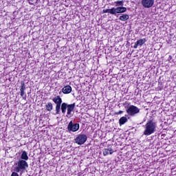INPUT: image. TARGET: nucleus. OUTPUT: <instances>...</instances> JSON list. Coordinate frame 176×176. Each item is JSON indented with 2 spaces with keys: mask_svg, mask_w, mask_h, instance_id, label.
Returning <instances> with one entry per match:
<instances>
[{
  "mask_svg": "<svg viewBox=\"0 0 176 176\" xmlns=\"http://www.w3.org/2000/svg\"><path fill=\"white\" fill-rule=\"evenodd\" d=\"M52 101L56 104V115H60L61 111L63 115L66 114V118L70 119L74 116V109H75V103L68 104V103L63 102V99L60 96H57L52 99Z\"/></svg>",
  "mask_w": 176,
  "mask_h": 176,
  "instance_id": "nucleus-1",
  "label": "nucleus"
},
{
  "mask_svg": "<svg viewBox=\"0 0 176 176\" xmlns=\"http://www.w3.org/2000/svg\"><path fill=\"white\" fill-rule=\"evenodd\" d=\"M157 124L156 122L151 120L146 122L144 125V131L143 132L144 135H151L156 131Z\"/></svg>",
  "mask_w": 176,
  "mask_h": 176,
  "instance_id": "nucleus-2",
  "label": "nucleus"
},
{
  "mask_svg": "<svg viewBox=\"0 0 176 176\" xmlns=\"http://www.w3.org/2000/svg\"><path fill=\"white\" fill-rule=\"evenodd\" d=\"M126 12H127V8L125 7L111 8V9L102 10V13H109L110 14H113L114 16H116V14H119L120 13H126Z\"/></svg>",
  "mask_w": 176,
  "mask_h": 176,
  "instance_id": "nucleus-3",
  "label": "nucleus"
},
{
  "mask_svg": "<svg viewBox=\"0 0 176 176\" xmlns=\"http://www.w3.org/2000/svg\"><path fill=\"white\" fill-rule=\"evenodd\" d=\"M26 168H28V163L24 160H19L16 163V166L14 168V171L23 174V171H25Z\"/></svg>",
  "mask_w": 176,
  "mask_h": 176,
  "instance_id": "nucleus-4",
  "label": "nucleus"
},
{
  "mask_svg": "<svg viewBox=\"0 0 176 176\" xmlns=\"http://www.w3.org/2000/svg\"><path fill=\"white\" fill-rule=\"evenodd\" d=\"M140 108L135 105H130L126 107V111L129 116H135L140 112Z\"/></svg>",
  "mask_w": 176,
  "mask_h": 176,
  "instance_id": "nucleus-5",
  "label": "nucleus"
},
{
  "mask_svg": "<svg viewBox=\"0 0 176 176\" xmlns=\"http://www.w3.org/2000/svg\"><path fill=\"white\" fill-rule=\"evenodd\" d=\"M74 141L76 144H78V145H83V144L87 141V135L85 134H79L74 139Z\"/></svg>",
  "mask_w": 176,
  "mask_h": 176,
  "instance_id": "nucleus-6",
  "label": "nucleus"
},
{
  "mask_svg": "<svg viewBox=\"0 0 176 176\" xmlns=\"http://www.w3.org/2000/svg\"><path fill=\"white\" fill-rule=\"evenodd\" d=\"M79 123L74 124V122L72 120L67 125V130L69 131V133H71V131H72V133H75L79 130Z\"/></svg>",
  "mask_w": 176,
  "mask_h": 176,
  "instance_id": "nucleus-7",
  "label": "nucleus"
},
{
  "mask_svg": "<svg viewBox=\"0 0 176 176\" xmlns=\"http://www.w3.org/2000/svg\"><path fill=\"white\" fill-rule=\"evenodd\" d=\"M141 3L143 8L149 9L150 8H152L153 5H155V0H142Z\"/></svg>",
  "mask_w": 176,
  "mask_h": 176,
  "instance_id": "nucleus-8",
  "label": "nucleus"
},
{
  "mask_svg": "<svg viewBox=\"0 0 176 176\" xmlns=\"http://www.w3.org/2000/svg\"><path fill=\"white\" fill-rule=\"evenodd\" d=\"M20 91H21V96L23 97V100H27V96L24 94H25V93L24 91H25V83L24 82V81H21V89H20Z\"/></svg>",
  "mask_w": 176,
  "mask_h": 176,
  "instance_id": "nucleus-9",
  "label": "nucleus"
},
{
  "mask_svg": "<svg viewBox=\"0 0 176 176\" xmlns=\"http://www.w3.org/2000/svg\"><path fill=\"white\" fill-rule=\"evenodd\" d=\"M145 42H146V38H141L138 40L137 42L135 43V45H133V48L137 49L138 46H140V47L142 46V45H144Z\"/></svg>",
  "mask_w": 176,
  "mask_h": 176,
  "instance_id": "nucleus-10",
  "label": "nucleus"
},
{
  "mask_svg": "<svg viewBox=\"0 0 176 176\" xmlns=\"http://www.w3.org/2000/svg\"><path fill=\"white\" fill-rule=\"evenodd\" d=\"M72 91V87L70 85H66L62 89L63 94H69Z\"/></svg>",
  "mask_w": 176,
  "mask_h": 176,
  "instance_id": "nucleus-11",
  "label": "nucleus"
},
{
  "mask_svg": "<svg viewBox=\"0 0 176 176\" xmlns=\"http://www.w3.org/2000/svg\"><path fill=\"white\" fill-rule=\"evenodd\" d=\"M113 152L112 147H108L107 148H104L103 151V155L104 156H107V155H112Z\"/></svg>",
  "mask_w": 176,
  "mask_h": 176,
  "instance_id": "nucleus-12",
  "label": "nucleus"
},
{
  "mask_svg": "<svg viewBox=\"0 0 176 176\" xmlns=\"http://www.w3.org/2000/svg\"><path fill=\"white\" fill-rule=\"evenodd\" d=\"M21 157L22 159V160H25V162L26 160H28V153H27V151H24L22 152V154L21 155Z\"/></svg>",
  "mask_w": 176,
  "mask_h": 176,
  "instance_id": "nucleus-13",
  "label": "nucleus"
},
{
  "mask_svg": "<svg viewBox=\"0 0 176 176\" xmlns=\"http://www.w3.org/2000/svg\"><path fill=\"white\" fill-rule=\"evenodd\" d=\"M45 108L48 112H51V111H53V104L52 102H48L45 105Z\"/></svg>",
  "mask_w": 176,
  "mask_h": 176,
  "instance_id": "nucleus-14",
  "label": "nucleus"
},
{
  "mask_svg": "<svg viewBox=\"0 0 176 176\" xmlns=\"http://www.w3.org/2000/svg\"><path fill=\"white\" fill-rule=\"evenodd\" d=\"M129 18V14H123L119 17V19L121 20V21H126Z\"/></svg>",
  "mask_w": 176,
  "mask_h": 176,
  "instance_id": "nucleus-15",
  "label": "nucleus"
},
{
  "mask_svg": "<svg viewBox=\"0 0 176 176\" xmlns=\"http://www.w3.org/2000/svg\"><path fill=\"white\" fill-rule=\"evenodd\" d=\"M126 122H127V118H126L125 116L122 117L119 120L120 126L124 124V123H126Z\"/></svg>",
  "mask_w": 176,
  "mask_h": 176,
  "instance_id": "nucleus-16",
  "label": "nucleus"
},
{
  "mask_svg": "<svg viewBox=\"0 0 176 176\" xmlns=\"http://www.w3.org/2000/svg\"><path fill=\"white\" fill-rule=\"evenodd\" d=\"M114 3L116 4V6H117V8H120V7H123V4L124 3V1H115Z\"/></svg>",
  "mask_w": 176,
  "mask_h": 176,
  "instance_id": "nucleus-17",
  "label": "nucleus"
},
{
  "mask_svg": "<svg viewBox=\"0 0 176 176\" xmlns=\"http://www.w3.org/2000/svg\"><path fill=\"white\" fill-rule=\"evenodd\" d=\"M30 5H34L38 2V0H28Z\"/></svg>",
  "mask_w": 176,
  "mask_h": 176,
  "instance_id": "nucleus-18",
  "label": "nucleus"
},
{
  "mask_svg": "<svg viewBox=\"0 0 176 176\" xmlns=\"http://www.w3.org/2000/svg\"><path fill=\"white\" fill-rule=\"evenodd\" d=\"M11 176H19V173H17V172H12L11 174Z\"/></svg>",
  "mask_w": 176,
  "mask_h": 176,
  "instance_id": "nucleus-19",
  "label": "nucleus"
},
{
  "mask_svg": "<svg viewBox=\"0 0 176 176\" xmlns=\"http://www.w3.org/2000/svg\"><path fill=\"white\" fill-rule=\"evenodd\" d=\"M122 113H123V111H119L118 112L116 113V115H120Z\"/></svg>",
  "mask_w": 176,
  "mask_h": 176,
  "instance_id": "nucleus-20",
  "label": "nucleus"
}]
</instances>
